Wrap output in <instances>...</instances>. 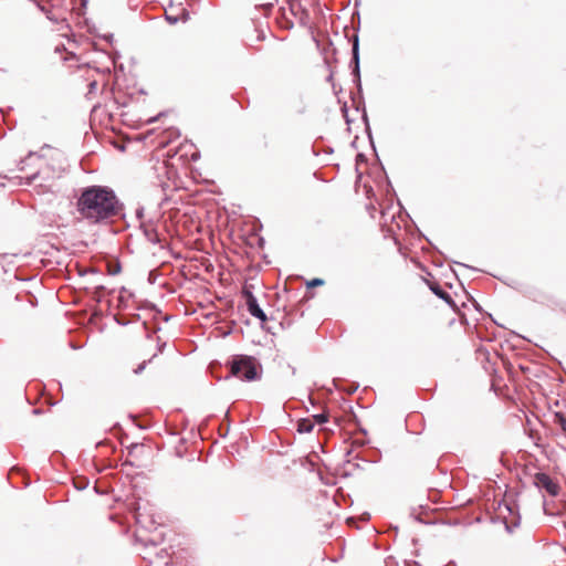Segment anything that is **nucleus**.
Returning <instances> with one entry per match:
<instances>
[{"mask_svg": "<svg viewBox=\"0 0 566 566\" xmlns=\"http://www.w3.org/2000/svg\"><path fill=\"white\" fill-rule=\"evenodd\" d=\"M142 139H143V137H142L140 135H138V136L135 138V140H137V142H140Z\"/></svg>", "mask_w": 566, "mask_h": 566, "instance_id": "obj_34", "label": "nucleus"}, {"mask_svg": "<svg viewBox=\"0 0 566 566\" xmlns=\"http://www.w3.org/2000/svg\"><path fill=\"white\" fill-rule=\"evenodd\" d=\"M143 217H144V207H138V208L136 209V218H137L140 222H143V221H142Z\"/></svg>", "mask_w": 566, "mask_h": 566, "instance_id": "obj_23", "label": "nucleus"}, {"mask_svg": "<svg viewBox=\"0 0 566 566\" xmlns=\"http://www.w3.org/2000/svg\"><path fill=\"white\" fill-rule=\"evenodd\" d=\"M505 507H506V510H507L509 512H511V513H512V509H511V506L506 505Z\"/></svg>", "mask_w": 566, "mask_h": 566, "instance_id": "obj_35", "label": "nucleus"}, {"mask_svg": "<svg viewBox=\"0 0 566 566\" xmlns=\"http://www.w3.org/2000/svg\"><path fill=\"white\" fill-rule=\"evenodd\" d=\"M108 144H111L118 151H125L127 146L132 144V139L113 140L108 135Z\"/></svg>", "mask_w": 566, "mask_h": 566, "instance_id": "obj_15", "label": "nucleus"}, {"mask_svg": "<svg viewBox=\"0 0 566 566\" xmlns=\"http://www.w3.org/2000/svg\"><path fill=\"white\" fill-rule=\"evenodd\" d=\"M73 484L76 490L82 491L88 486L90 480L85 476H76L73 480Z\"/></svg>", "mask_w": 566, "mask_h": 566, "instance_id": "obj_16", "label": "nucleus"}, {"mask_svg": "<svg viewBox=\"0 0 566 566\" xmlns=\"http://www.w3.org/2000/svg\"><path fill=\"white\" fill-rule=\"evenodd\" d=\"M557 423L566 436V418L562 415H557Z\"/></svg>", "mask_w": 566, "mask_h": 566, "instance_id": "obj_22", "label": "nucleus"}, {"mask_svg": "<svg viewBox=\"0 0 566 566\" xmlns=\"http://www.w3.org/2000/svg\"><path fill=\"white\" fill-rule=\"evenodd\" d=\"M242 295L245 298L247 308H248V312L250 313V315L260 319L261 322H265L268 318L266 314L260 307L254 294L249 289L245 287L242 291Z\"/></svg>", "mask_w": 566, "mask_h": 566, "instance_id": "obj_6", "label": "nucleus"}, {"mask_svg": "<svg viewBox=\"0 0 566 566\" xmlns=\"http://www.w3.org/2000/svg\"><path fill=\"white\" fill-rule=\"evenodd\" d=\"M145 367H146V361H143L142 364H139V365L137 366V368H136V369H134V373H135L136 375H138V374H140V373L145 369Z\"/></svg>", "mask_w": 566, "mask_h": 566, "instance_id": "obj_25", "label": "nucleus"}, {"mask_svg": "<svg viewBox=\"0 0 566 566\" xmlns=\"http://www.w3.org/2000/svg\"><path fill=\"white\" fill-rule=\"evenodd\" d=\"M327 420H328V417L325 412L316 413L313 416L314 423L323 424V423L327 422Z\"/></svg>", "mask_w": 566, "mask_h": 566, "instance_id": "obj_19", "label": "nucleus"}, {"mask_svg": "<svg viewBox=\"0 0 566 566\" xmlns=\"http://www.w3.org/2000/svg\"><path fill=\"white\" fill-rule=\"evenodd\" d=\"M107 39H108V45L112 44V42H113V34L108 33Z\"/></svg>", "mask_w": 566, "mask_h": 566, "instance_id": "obj_30", "label": "nucleus"}, {"mask_svg": "<svg viewBox=\"0 0 566 566\" xmlns=\"http://www.w3.org/2000/svg\"><path fill=\"white\" fill-rule=\"evenodd\" d=\"M520 525V518H513L511 522L505 521V528L509 533H512L515 527Z\"/></svg>", "mask_w": 566, "mask_h": 566, "instance_id": "obj_20", "label": "nucleus"}, {"mask_svg": "<svg viewBox=\"0 0 566 566\" xmlns=\"http://www.w3.org/2000/svg\"><path fill=\"white\" fill-rule=\"evenodd\" d=\"M534 485L539 490H545L551 496H557L559 493L558 483L544 472L534 475Z\"/></svg>", "mask_w": 566, "mask_h": 566, "instance_id": "obj_5", "label": "nucleus"}, {"mask_svg": "<svg viewBox=\"0 0 566 566\" xmlns=\"http://www.w3.org/2000/svg\"><path fill=\"white\" fill-rule=\"evenodd\" d=\"M429 287L434 295L443 300L451 307H455V303L452 296L446 290H443V287H441L438 283H431L429 284Z\"/></svg>", "mask_w": 566, "mask_h": 566, "instance_id": "obj_10", "label": "nucleus"}, {"mask_svg": "<svg viewBox=\"0 0 566 566\" xmlns=\"http://www.w3.org/2000/svg\"><path fill=\"white\" fill-rule=\"evenodd\" d=\"M101 40L106 41V35L101 36Z\"/></svg>", "mask_w": 566, "mask_h": 566, "instance_id": "obj_36", "label": "nucleus"}, {"mask_svg": "<svg viewBox=\"0 0 566 566\" xmlns=\"http://www.w3.org/2000/svg\"><path fill=\"white\" fill-rule=\"evenodd\" d=\"M352 54H353L352 62L354 63L353 74L357 78V81L359 82L360 81V78H359L360 75H359V41H358V35L354 36Z\"/></svg>", "mask_w": 566, "mask_h": 566, "instance_id": "obj_9", "label": "nucleus"}, {"mask_svg": "<svg viewBox=\"0 0 566 566\" xmlns=\"http://www.w3.org/2000/svg\"><path fill=\"white\" fill-rule=\"evenodd\" d=\"M314 428V422L310 418L300 419L297 422V431L300 433H310Z\"/></svg>", "mask_w": 566, "mask_h": 566, "instance_id": "obj_14", "label": "nucleus"}, {"mask_svg": "<svg viewBox=\"0 0 566 566\" xmlns=\"http://www.w3.org/2000/svg\"><path fill=\"white\" fill-rule=\"evenodd\" d=\"M97 83L95 81L90 83V90L88 93H93L96 90Z\"/></svg>", "mask_w": 566, "mask_h": 566, "instance_id": "obj_26", "label": "nucleus"}, {"mask_svg": "<svg viewBox=\"0 0 566 566\" xmlns=\"http://www.w3.org/2000/svg\"><path fill=\"white\" fill-rule=\"evenodd\" d=\"M119 55L115 53L114 55H111L108 52V60L112 61L113 67H114V87L113 90H122L123 84L126 82V74L124 71V66L122 63L118 62Z\"/></svg>", "mask_w": 566, "mask_h": 566, "instance_id": "obj_7", "label": "nucleus"}, {"mask_svg": "<svg viewBox=\"0 0 566 566\" xmlns=\"http://www.w3.org/2000/svg\"><path fill=\"white\" fill-rule=\"evenodd\" d=\"M166 19L169 21V23L174 24L178 21V18L176 17H171V15H166Z\"/></svg>", "mask_w": 566, "mask_h": 566, "instance_id": "obj_28", "label": "nucleus"}, {"mask_svg": "<svg viewBox=\"0 0 566 566\" xmlns=\"http://www.w3.org/2000/svg\"><path fill=\"white\" fill-rule=\"evenodd\" d=\"M108 520H112V521H114V517H113V515H108Z\"/></svg>", "mask_w": 566, "mask_h": 566, "instance_id": "obj_37", "label": "nucleus"}, {"mask_svg": "<svg viewBox=\"0 0 566 566\" xmlns=\"http://www.w3.org/2000/svg\"><path fill=\"white\" fill-rule=\"evenodd\" d=\"M114 319H115V321H116V323H117V324H119V325H126V324H127V322H123V321H120V319L118 318V316H117V315H114Z\"/></svg>", "mask_w": 566, "mask_h": 566, "instance_id": "obj_29", "label": "nucleus"}, {"mask_svg": "<svg viewBox=\"0 0 566 566\" xmlns=\"http://www.w3.org/2000/svg\"><path fill=\"white\" fill-rule=\"evenodd\" d=\"M107 295H108V304L112 302V300L109 298L111 295H113V292H107Z\"/></svg>", "mask_w": 566, "mask_h": 566, "instance_id": "obj_32", "label": "nucleus"}, {"mask_svg": "<svg viewBox=\"0 0 566 566\" xmlns=\"http://www.w3.org/2000/svg\"><path fill=\"white\" fill-rule=\"evenodd\" d=\"M105 88H106V82L104 81V82L102 83V91H104Z\"/></svg>", "mask_w": 566, "mask_h": 566, "instance_id": "obj_33", "label": "nucleus"}, {"mask_svg": "<svg viewBox=\"0 0 566 566\" xmlns=\"http://www.w3.org/2000/svg\"><path fill=\"white\" fill-rule=\"evenodd\" d=\"M323 283H324V281L322 279H313L308 283V286H317V285H322Z\"/></svg>", "mask_w": 566, "mask_h": 566, "instance_id": "obj_24", "label": "nucleus"}, {"mask_svg": "<svg viewBox=\"0 0 566 566\" xmlns=\"http://www.w3.org/2000/svg\"><path fill=\"white\" fill-rule=\"evenodd\" d=\"M39 176V170H36L35 172L31 174L30 176L25 177L24 178V182H22L23 178H20L21 182L20 184H24V185H31Z\"/></svg>", "mask_w": 566, "mask_h": 566, "instance_id": "obj_21", "label": "nucleus"}, {"mask_svg": "<svg viewBox=\"0 0 566 566\" xmlns=\"http://www.w3.org/2000/svg\"><path fill=\"white\" fill-rule=\"evenodd\" d=\"M230 371L232 376L241 380L253 381L261 378L262 368L254 357L239 355L230 363Z\"/></svg>", "mask_w": 566, "mask_h": 566, "instance_id": "obj_3", "label": "nucleus"}, {"mask_svg": "<svg viewBox=\"0 0 566 566\" xmlns=\"http://www.w3.org/2000/svg\"><path fill=\"white\" fill-rule=\"evenodd\" d=\"M90 324L97 328L99 333L104 329L103 324V312L101 310H95L91 317H90Z\"/></svg>", "mask_w": 566, "mask_h": 566, "instance_id": "obj_12", "label": "nucleus"}, {"mask_svg": "<svg viewBox=\"0 0 566 566\" xmlns=\"http://www.w3.org/2000/svg\"><path fill=\"white\" fill-rule=\"evenodd\" d=\"M105 119L106 107L101 104L94 105L91 111L90 125L96 138L104 136V132L106 128Z\"/></svg>", "mask_w": 566, "mask_h": 566, "instance_id": "obj_4", "label": "nucleus"}, {"mask_svg": "<svg viewBox=\"0 0 566 566\" xmlns=\"http://www.w3.org/2000/svg\"><path fill=\"white\" fill-rule=\"evenodd\" d=\"M93 44H94V46H95V49H96V50H101V51H104V49H103V48H98V44H97V42H94Z\"/></svg>", "mask_w": 566, "mask_h": 566, "instance_id": "obj_31", "label": "nucleus"}, {"mask_svg": "<svg viewBox=\"0 0 566 566\" xmlns=\"http://www.w3.org/2000/svg\"><path fill=\"white\" fill-rule=\"evenodd\" d=\"M80 213L87 219L99 221L106 218V187L86 188L77 200Z\"/></svg>", "mask_w": 566, "mask_h": 566, "instance_id": "obj_2", "label": "nucleus"}, {"mask_svg": "<svg viewBox=\"0 0 566 566\" xmlns=\"http://www.w3.org/2000/svg\"><path fill=\"white\" fill-rule=\"evenodd\" d=\"M140 228L148 242L151 244H158L160 242L159 234L154 227L145 222H140Z\"/></svg>", "mask_w": 566, "mask_h": 566, "instance_id": "obj_11", "label": "nucleus"}, {"mask_svg": "<svg viewBox=\"0 0 566 566\" xmlns=\"http://www.w3.org/2000/svg\"><path fill=\"white\" fill-rule=\"evenodd\" d=\"M33 158H36L38 160L41 159V157L38 156L35 153L30 151L29 155L20 161L19 170H24L25 164Z\"/></svg>", "mask_w": 566, "mask_h": 566, "instance_id": "obj_17", "label": "nucleus"}, {"mask_svg": "<svg viewBox=\"0 0 566 566\" xmlns=\"http://www.w3.org/2000/svg\"><path fill=\"white\" fill-rule=\"evenodd\" d=\"M124 217V205L116 198L115 192L108 188V218Z\"/></svg>", "mask_w": 566, "mask_h": 566, "instance_id": "obj_8", "label": "nucleus"}, {"mask_svg": "<svg viewBox=\"0 0 566 566\" xmlns=\"http://www.w3.org/2000/svg\"><path fill=\"white\" fill-rule=\"evenodd\" d=\"M93 490H94V492H95L96 494H104V493H105L103 490H101V489L98 488L97 482H95Z\"/></svg>", "mask_w": 566, "mask_h": 566, "instance_id": "obj_27", "label": "nucleus"}, {"mask_svg": "<svg viewBox=\"0 0 566 566\" xmlns=\"http://www.w3.org/2000/svg\"><path fill=\"white\" fill-rule=\"evenodd\" d=\"M134 518L138 526L135 539L136 543H140L144 546H157L161 541L160 534H154L151 536L146 535L145 533H150L151 531H156L157 526L160 525V515L156 513L154 505L148 502L137 503V507L134 512Z\"/></svg>", "mask_w": 566, "mask_h": 566, "instance_id": "obj_1", "label": "nucleus"}, {"mask_svg": "<svg viewBox=\"0 0 566 566\" xmlns=\"http://www.w3.org/2000/svg\"><path fill=\"white\" fill-rule=\"evenodd\" d=\"M132 298V293H129L126 289H122L117 294V306L119 308L129 307V301Z\"/></svg>", "mask_w": 566, "mask_h": 566, "instance_id": "obj_13", "label": "nucleus"}, {"mask_svg": "<svg viewBox=\"0 0 566 566\" xmlns=\"http://www.w3.org/2000/svg\"><path fill=\"white\" fill-rule=\"evenodd\" d=\"M108 275H114L120 272V264L118 261L115 262L113 265V262L108 260V269H107Z\"/></svg>", "mask_w": 566, "mask_h": 566, "instance_id": "obj_18", "label": "nucleus"}]
</instances>
